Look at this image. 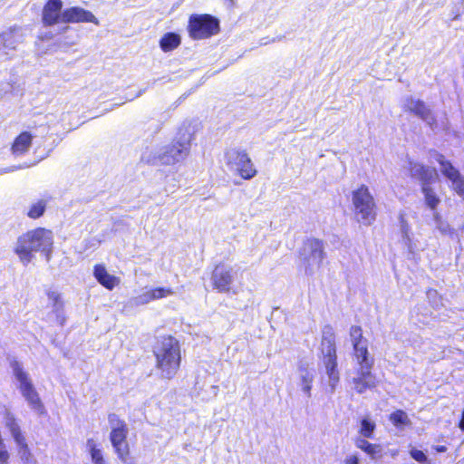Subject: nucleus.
I'll use <instances>...</instances> for the list:
<instances>
[{
	"label": "nucleus",
	"instance_id": "a19ab883",
	"mask_svg": "<svg viewBox=\"0 0 464 464\" xmlns=\"http://www.w3.org/2000/svg\"><path fill=\"white\" fill-rule=\"evenodd\" d=\"M18 169H20V167L12 166V167H9L7 169L0 170V174L13 172V171H14V170H16Z\"/></svg>",
	"mask_w": 464,
	"mask_h": 464
},
{
	"label": "nucleus",
	"instance_id": "c756f323",
	"mask_svg": "<svg viewBox=\"0 0 464 464\" xmlns=\"http://www.w3.org/2000/svg\"><path fill=\"white\" fill-rule=\"evenodd\" d=\"M350 337L353 343V347L367 343V340L363 338L362 330L360 326L353 325L350 328Z\"/></svg>",
	"mask_w": 464,
	"mask_h": 464
},
{
	"label": "nucleus",
	"instance_id": "412c9836",
	"mask_svg": "<svg viewBox=\"0 0 464 464\" xmlns=\"http://www.w3.org/2000/svg\"><path fill=\"white\" fill-rule=\"evenodd\" d=\"M353 354L357 369H372L374 360L370 356L367 343L353 347Z\"/></svg>",
	"mask_w": 464,
	"mask_h": 464
},
{
	"label": "nucleus",
	"instance_id": "9b49d317",
	"mask_svg": "<svg viewBox=\"0 0 464 464\" xmlns=\"http://www.w3.org/2000/svg\"><path fill=\"white\" fill-rule=\"evenodd\" d=\"M226 161L230 170L237 171L245 179H250L256 175V169L245 150L237 149L227 150Z\"/></svg>",
	"mask_w": 464,
	"mask_h": 464
},
{
	"label": "nucleus",
	"instance_id": "aec40b11",
	"mask_svg": "<svg viewBox=\"0 0 464 464\" xmlns=\"http://www.w3.org/2000/svg\"><path fill=\"white\" fill-rule=\"evenodd\" d=\"M93 276L95 279L108 290H112L120 284V278L108 273L104 265L94 266Z\"/></svg>",
	"mask_w": 464,
	"mask_h": 464
},
{
	"label": "nucleus",
	"instance_id": "4c0bfd02",
	"mask_svg": "<svg viewBox=\"0 0 464 464\" xmlns=\"http://www.w3.org/2000/svg\"><path fill=\"white\" fill-rule=\"evenodd\" d=\"M411 456L416 461L420 462V463L425 462L427 459V457L424 454V452L420 450H416V449H413L411 450Z\"/></svg>",
	"mask_w": 464,
	"mask_h": 464
},
{
	"label": "nucleus",
	"instance_id": "6e6552de",
	"mask_svg": "<svg viewBox=\"0 0 464 464\" xmlns=\"http://www.w3.org/2000/svg\"><path fill=\"white\" fill-rule=\"evenodd\" d=\"M5 423L16 445L17 454L22 464H38L36 458L26 442L25 436L21 430L17 419L10 411L5 413Z\"/></svg>",
	"mask_w": 464,
	"mask_h": 464
},
{
	"label": "nucleus",
	"instance_id": "72a5a7b5",
	"mask_svg": "<svg viewBox=\"0 0 464 464\" xmlns=\"http://www.w3.org/2000/svg\"><path fill=\"white\" fill-rule=\"evenodd\" d=\"M401 230L402 233V237L404 244L407 246L410 252L413 253V247L411 246V239L410 237L409 232H410V227L406 220L401 217Z\"/></svg>",
	"mask_w": 464,
	"mask_h": 464
},
{
	"label": "nucleus",
	"instance_id": "a878e982",
	"mask_svg": "<svg viewBox=\"0 0 464 464\" xmlns=\"http://www.w3.org/2000/svg\"><path fill=\"white\" fill-rule=\"evenodd\" d=\"M180 44V37L179 35L174 34V33H168L164 34V36L160 39V48L164 52H169L176 47H178Z\"/></svg>",
	"mask_w": 464,
	"mask_h": 464
},
{
	"label": "nucleus",
	"instance_id": "b1692460",
	"mask_svg": "<svg viewBox=\"0 0 464 464\" xmlns=\"http://www.w3.org/2000/svg\"><path fill=\"white\" fill-rule=\"evenodd\" d=\"M436 160L440 165L441 173L450 180L460 175L459 171L442 154H437Z\"/></svg>",
	"mask_w": 464,
	"mask_h": 464
},
{
	"label": "nucleus",
	"instance_id": "4be33fe9",
	"mask_svg": "<svg viewBox=\"0 0 464 464\" xmlns=\"http://www.w3.org/2000/svg\"><path fill=\"white\" fill-rule=\"evenodd\" d=\"M32 139L33 137L29 132H22L13 143L12 153L15 156L24 154L32 145Z\"/></svg>",
	"mask_w": 464,
	"mask_h": 464
},
{
	"label": "nucleus",
	"instance_id": "cd10ccee",
	"mask_svg": "<svg viewBox=\"0 0 464 464\" xmlns=\"http://www.w3.org/2000/svg\"><path fill=\"white\" fill-rule=\"evenodd\" d=\"M47 295L53 312L56 314L57 317H60L63 310V302L61 299V295L56 291H49Z\"/></svg>",
	"mask_w": 464,
	"mask_h": 464
},
{
	"label": "nucleus",
	"instance_id": "0eeeda50",
	"mask_svg": "<svg viewBox=\"0 0 464 464\" xmlns=\"http://www.w3.org/2000/svg\"><path fill=\"white\" fill-rule=\"evenodd\" d=\"M352 200L357 220L370 226L376 218V204L368 187L362 185L354 190Z\"/></svg>",
	"mask_w": 464,
	"mask_h": 464
},
{
	"label": "nucleus",
	"instance_id": "6ab92c4d",
	"mask_svg": "<svg viewBox=\"0 0 464 464\" xmlns=\"http://www.w3.org/2000/svg\"><path fill=\"white\" fill-rule=\"evenodd\" d=\"M298 385L302 392L308 397H311L312 384L314 379V370L308 364L301 363L298 367Z\"/></svg>",
	"mask_w": 464,
	"mask_h": 464
},
{
	"label": "nucleus",
	"instance_id": "bb28decb",
	"mask_svg": "<svg viewBox=\"0 0 464 464\" xmlns=\"http://www.w3.org/2000/svg\"><path fill=\"white\" fill-rule=\"evenodd\" d=\"M46 205L47 201L45 199H38L29 207L27 216L33 219L42 217L45 211Z\"/></svg>",
	"mask_w": 464,
	"mask_h": 464
},
{
	"label": "nucleus",
	"instance_id": "dca6fc26",
	"mask_svg": "<svg viewBox=\"0 0 464 464\" xmlns=\"http://www.w3.org/2000/svg\"><path fill=\"white\" fill-rule=\"evenodd\" d=\"M62 23H92L97 25L99 24L98 19L92 12L79 6L64 9L63 11Z\"/></svg>",
	"mask_w": 464,
	"mask_h": 464
},
{
	"label": "nucleus",
	"instance_id": "4468645a",
	"mask_svg": "<svg viewBox=\"0 0 464 464\" xmlns=\"http://www.w3.org/2000/svg\"><path fill=\"white\" fill-rule=\"evenodd\" d=\"M409 172L411 178L418 179L422 186L432 185L439 180V174L434 168L418 162H409Z\"/></svg>",
	"mask_w": 464,
	"mask_h": 464
},
{
	"label": "nucleus",
	"instance_id": "58836bf2",
	"mask_svg": "<svg viewBox=\"0 0 464 464\" xmlns=\"http://www.w3.org/2000/svg\"><path fill=\"white\" fill-rule=\"evenodd\" d=\"M358 463H359V459L355 455L348 456L345 459V464H358Z\"/></svg>",
	"mask_w": 464,
	"mask_h": 464
},
{
	"label": "nucleus",
	"instance_id": "f3484780",
	"mask_svg": "<svg viewBox=\"0 0 464 464\" xmlns=\"http://www.w3.org/2000/svg\"><path fill=\"white\" fill-rule=\"evenodd\" d=\"M352 383L354 391L362 394L366 390L375 388L377 380L372 369H356V375L353 378Z\"/></svg>",
	"mask_w": 464,
	"mask_h": 464
},
{
	"label": "nucleus",
	"instance_id": "c9c22d12",
	"mask_svg": "<svg viewBox=\"0 0 464 464\" xmlns=\"http://www.w3.org/2000/svg\"><path fill=\"white\" fill-rule=\"evenodd\" d=\"M151 291H152V295H153L154 301L168 297L174 294V292L172 291L171 288H165V287L153 288V289H151Z\"/></svg>",
	"mask_w": 464,
	"mask_h": 464
},
{
	"label": "nucleus",
	"instance_id": "c03bdc74",
	"mask_svg": "<svg viewBox=\"0 0 464 464\" xmlns=\"http://www.w3.org/2000/svg\"><path fill=\"white\" fill-rule=\"evenodd\" d=\"M459 428L464 431V411H462V416H461V420L459 423Z\"/></svg>",
	"mask_w": 464,
	"mask_h": 464
},
{
	"label": "nucleus",
	"instance_id": "5701e85b",
	"mask_svg": "<svg viewBox=\"0 0 464 464\" xmlns=\"http://www.w3.org/2000/svg\"><path fill=\"white\" fill-rule=\"evenodd\" d=\"M355 445L357 448L363 450L367 453L372 459H377L382 457V446L379 444H372L367 441L363 438H358L355 440Z\"/></svg>",
	"mask_w": 464,
	"mask_h": 464
},
{
	"label": "nucleus",
	"instance_id": "49530a36",
	"mask_svg": "<svg viewBox=\"0 0 464 464\" xmlns=\"http://www.w3.org/2000/svg\"><path fill=\"white\" fill-rule=\"evenodd\" d=\"M0 464H9V462H0Z\"/></svg>",
	"mask_w": 464,
	"mask_h": 464
},
{
	"label": "nucleus",
	"instance_id": "393cba45",
	"mask_svg": "<svg viewBox=\"0 0 464 464\" xmlns=\"http://www.w3.org/2000/svg\"><path fill=\"white\" fill-rule=\"evenodd\" d=\"M421 192L424 196L425 204L432 210L436 209L440 202V198L436 194L435 190L431 188V185L422 186Z\"/></svg>",
	"mask_w": 464,
	"mask_h": 464
},
{
	"label": "nucleus",
	"instance_id": "79ce46f5",
	"mask_svg": "<svg viewBox=\"0 0 464 464\" xmlns=\"http://www.w3.org/2000/svg\"><path fill=\"white\" fill-rule=\"evenodd\" d=\"M427 295H428V298L429 299H432V298H435L437 297L438 295V293L436 290H433V289H430L427 292Z\"/></svg>",
	"mask_w": 464,
	"mask_h": 464
},
{
	"label": "nucleus",
	"instance_id": "f8f14e48",
	"mask_svg": "<svg viewBox=\"0 0 464 464\" xmlns=\"http://www.w3.org/2000/svg\"><path fill=\"white\" fill-rule=\"evenodd\" d=\"M401 107L404 111L411 112L422 120L431 130L438 127L433 111L423 101L409 95L403 98Z\"/></svg>",
	"mask_w": 464,
	"mask_h": 464
},
{
	"label": "nucleus",
	"instance_id": "ddd939ff",
	"mask_svg": "<svg viewBox=\"0 0 464 464\" xmlns=\"http://www.w3.org/2000/svg\"><path fill=\"white\" fill-rule=\"evenodd\" d=\"M24 41V32L21 27H11L0 34V53L10 57Z\"/></svg>",
	"mask_w": 464,
	"mask_h": 464
},
{
	"label": "nucleus",
	"instance_id": "c85d7f7f",
	"mask_svg": "<svg viewBox=\"0 0 464 464\" xmlns=\"http://www.w3.org/2000/svg\"><path fill=\"white\" fill-rule=\"evenodd\" d=\"M390 420L398 428H403L411 424L407 413L401 410H397L390 415Z\"/></svg>",
	"mask_w": 464,
	"mask_h": 464
},
{
	"label": "nucleus",
	"instance_id": "a18cd8bd",
	"mask_svg": "<svg viewBox=\"0 0 464 464\" xmlns=\"http://www.w3.org/2000/svg\"><path fill=\"white\" fill-rule=\"evenodd\" d=\"M436 450L438 452H445L447 450V448L445 446H437Z\"/></svg>",
	"mask_w": 464,
	"mask_h": 464
},
{
	"label": "nucleus",
	"instance_id": "7ed1b4c3",
	"mask_svg": "<svg viewBox=\"0 0 464 464\" xmlns=\"http://www.w3.org/2000/svg\"><path fill=\"white\" fill-rule=\"evenodd\" d=\"M191 135L182 134L177 141L166 145L146 159L152 165H174L184 160L189 154Z\"/></svg>",
	"mask_w": 464,
	"mask_h": 464
},
{
	"label": "nucleus",
	"instance_id": "f03ea898",
	"mask_svg": "<svg viewBox=\"0 0 464 464\" xmlns=\"http://www.w3.org/2000/svg\"><path fill=\"white\" fill-rule=\"evenodd\" d=\"M157 368L162 378L172 379L180 364V351L178 341L171 337H163L154 349Z\"/></svg>",
	"mask_w": 464,
	"mask_h": 464
},
{
	"label": "nucleus",
	"instance_id": "7c9ffc66",
	"mask_svg": "<svg viewBox=\"0 0 464 464\" xmlns=\"http://www.w3.org/2000/svg\"><path fill=\"white\" fill-rule=\"evenodd\" d=\"M433 219L435 222L436 228L442 234V235H450L452 233V228L450 227V224L443 220L441 216L435 212L433 214Z\"/></svg>",
	"mask_w": 464,
	"mask_h": 464
},
{
	"label": "nucleus",
	"instance_id": "37998d69",
	"mask_svg": "<svg viewBox=\"0 0 464 464\" xmlns=\"http://www.w3.org/2000/svg\"><path fill=\"white\" fill-rule=\"evenodd\" d=\"M92 464H108V462L105 460L104 457H101L99 459L92 460Z\"/></svg>",
	"mask_w": 464,
	"mask_h": 464
},
{
	"label": "nucleus",
	"instance_id": "ea45409f",
	"mask_svg": "<svg viewBox=\"0 0 464 464\" xmlns=\"http://www.w3.org/2000/svg\"><path fill=\"white\" fill-rule=\"evenodd\" d=\"M10 454L9 452L0 453V462H9Z\"/></svg>",
	"mask_w": 464,
	"mask_h": 464
},
{
	"label": "nucleus",
	"instance_id": "f257e3e1",
	"mask_svg": "<svg viewBox=\"0 0 464 464\" xmlns=\"http://www.w3.org/2000/svg\"><path fill=\"white\" fill-rule=\"evenodd\" d=\"M53 248V234L51 230L37 227L18 237L14 247V253L24 266L34 258V252L42 253L47 261L51 259Z\"/></svg>",
	"mask_w": 464,
	"mask_h": 464
},
{
	"label": "nucleus",
	"instance_id": "39448f33",
	"mask_svg": "<svg viewBox=\"0 0 464 464\" xmlns=\"http://www.w3.org/2000/svg\"><path fill=\"white\" fill-rule=\"evenodd\" d=\"M108 421L111 428L110 440L118 459L123 464H133L130 457V447L127 441L129 429L125 421L115 413L109 415Z\"/></svg>",
	"mask_w": 464,
	"mask_h": 464
},
{
	"label": "nucleus",
	"instance_id": "2eb2a0df",
	"mask_svg": "<svg viewBox=\"0 0 464 464\" xmlns=\"http://www.w3.org/2000/svg\"><path fill=\"white\" fill-rule=\"evenodd\" d=\"M234 276L235 272L231 267L223 265L217 266L211 277L214 287L222 293L229 292Z\"/></svg>",
	"mask_w": 464,
	"mask_h": 464
},
{
	"label": "nucleus",
	"instance_id": "1a4fd4ad",
	"mask_svg": "<svg viewBox=\"0 0 464 464\" xmlns=\"http://www.w3.org/2000/svg\"><path fill=\"white\" fill-rule=\"evenodd\" d=\"M324 258V244L318 239H307L300 251V259L305 273L312 275L317 271Z\"/></svg>",
	"mask_w": 464,
	"mask_h": 464
},
{
	"label": "nucleus",
	"instance_id": "a211bd4d",
	"mask_svg": "<svg viewBox=\"0 0 464 464\" xmlns=\"http://www.w3.org/2000/svg\"><path fill=\"white\" fill-rule=\"evenodd\" d=\"M62 0H49L43 10V22L46 25L62 23Z\"/></svg>",
	"mask_w": 464,
	"mask_h": 464
},
{
	"label": "nucleus",
	"instance_id": "20e7f679",
	"mask_svg": "<svg viewBox=\"0 0 464 464\" xmlns=\"http://www.w3.org/2000/svg\"><path fill=\"white\" fill-rule=\"evenodd\" d=\"M11 368L18 382V389L29 407L37 414L44 415L46 413L45 408L29 373L24 370L23 365L17 361L11 362Z\"/></svg>",
	"mask_w": 464,
	"mask_h": 464
},
{
	"label": "nucleus",
	"instance_id": "e433bc0d",
	"mask_svg": "<svg viewBox=\"0 0 464 464\" xmlns=\"http://www.w3.org/2000/svg\"><path fill=\"white\" fill-rule=\"evenodd\" d=\"M452 183V188L456 193L464 198V178L459 175L458 178L450 180Z\"/></svg>",
	"mask_w": 464,
	"mask_h": 464
},
{
	"label": "nucleus",
	"instance_id": "423d86ee",
	"mask_svg": "<svg viewBox=\"0 0 464 464\" xmlns=\"http://www.w3.org/2000/svg\"><path fill=\"white\" fill-rule=\"evenodd\" d=\"M322 353L324 354V363L326 373L329 377V386L332 392H334L339 382V372L337 371V357L335 349L334 334L332 327L325 326L323 331Z\"/></svg>",
	"mask_w": 464,
	"mask_h": 464
},
{
	"label": "nucleus",
	"instance_id": "9d476101",
	"mask_svg": "<svg viewBox=\"0 0 464 464\" xmlns=\"http://www.w3.org/2000/svg\"><path fill=\"white\" fill-rule=\"evenodd\" d=\"M188 28L191 38L206 39L218 34L219 23L210 14H192L189 17Z\"/></svg>",
	"mask_w": 464,
	"mask_h": 464
},
{
	"label": "nucleus",
	"instance_id": "473e14b6",
	"mask_svg": "<svg viewBox=\"0 0 464 464\" xmlns=\"http://www.w3.org/2000/svg\"><path fill=\"white\" fill-rule=\"evenodd\" d=\"M375 430V423L369 419H363L361 422L360 434L363 439L372 438Z\"/></svg>",
	"mask_w": 464,
	"mask_h": 464
},
{
	"label": "nucleus",
	"instance_id": "2f4dec72",
	"mask_svg": "<svg viewBox=\"0 0 464 464\" xmlns=\"http://www.w3.org/2000/svg\"><path fill=\"white\" fill-rule=\"evenodd\" d=\"M151 301H154L151 289H145L141 294L130 300L134 305H144Z\"/></svg>",
	"mask_w": 464,
	"mask_h": 464
},
{
	"label": "nucleus",
	"instance_id": "f704fd0d",
	"mask_svg": "<svg viewBox=\"0 0 464 464\" xmlns=\"http://www.w3.org/2000/svg\"><path fill=\"white\" fill-rule=\"evenodd\" d=\"M86 447L90 452L92 460L103 457L102 450L97 448L95 440L93 439L87 440Z\"/></svg>",
	"mask_w": 464,
	"mask_h": 464
}]
</instances>
